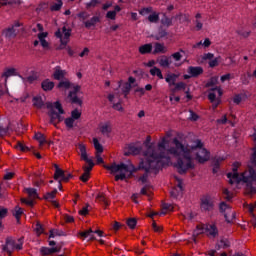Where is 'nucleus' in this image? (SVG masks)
<instances>
[{"label":"nucleus","mask_w":256,"mask_h":256,"mask_svg":"<svg viewBox=\"0 0 256 256\" xmlns=\"http://www.w3.org/2000/svg\"><path fill=\"white\" fill-rule=\"evenodd\" d=\"M171 137H175L173 130L167 131L164 136L160 137L157 146H155L151 143V136H147L144 142L147 150L140 163V169H145L146 173L140 177L141 183H147L148 173L157 175V171L161 167L173 165L178 173L183 175V173L195 169L193 160L198 161V163H205L211 159V154L203 147L201 140L196 139L183 144L177 138L171 141Z\"/></svg>","instance_id":"nucleus-1"},{"label":"nucleus","mask_w":256,"mask_h":256,"mask_svg":"<svg viewBox=\"0 0 256 256\" xmlns=\"http://www.w3.org/2000/svg\"><path fill=\"white\" fill-rule=\"evenodd\" d=\"M255 152H253L250 161L248 162L247 168L244 172L238 173L239 167H241L240 162H234L232 165V172L227 174L229 183L231 185H239V183H245L246 193L248 195H256V157Z\"/></svg>","instance_id":"nucleus-2"},{"label":"nucleus","mask_w":256,"mask_h":256,"mask_svg":"<svg viewBox=\"0 0 256 256\" xmlns=\"http://www.w3.org/2000/svg\"><path fill=\"white\" fill-rule=\"evenodd\" d=\"M47 108L49 109L50 123L55 126L64 121L67 129H73V127H77V123L81 119V110L79 109H74L71 115L65 119L63 117L65 110H63V106L59 102L48 103Z\"/></svg>","instance_id":"nucleus-3"},{"label":"nucleus","mask_w":256,"mask_h":256,"mask_svg":"<svg viewBox=\"0 0 256 256\" xmlns=\"http://www.w3.org/2000/svg\"><path fill=\"white\" fill-rule=\"evenodd\" d=\"M184 55L185 50L180 49L179 51L172 53L170 56H160L157 61L150 60L145 63V66L155 67V65L158 63L160 67H164L165 69H175L177 67H182V65L185 63V61H183Z\"/></svg>","instance_id":"nucleus-4"},{"label":"nucleus","mask_w":256,"mask_h":256,"mask_svg":"<svg viewBox=\"0 0 256 256\" xmlns=\"http://www.w3.org/2000/svg\"><path fill=\"white\" fill-rule=\"evenodd\" d=\"M107 171H109L113 176H115V181H123L129 179L133 172L135 171V166L131 162L127 163H113L104 166Z\"/></svg>","instance_id":"nucleus-5"},{"label":"nucleus","mask_w":256,"mask_h":256,"mask_svg":"<svg viewBox=\"0 0 256 256\" xmlns=\"http://www.w3.org/2000/svg\"><path fill=\"white\" fill-rule=\"evenodd\" d=\"M57 39H60L59 49H67L69 55H73V50L71 47H67V43H69V38L71 37V28L69 26H64L55 33Z\"/></svg>","instance_id":"nucleus-6"},{"label":"nucleus","mask_w":256,"mask_h":256,"mask_svg":"<svg viewBox=\"0 0 256 256\" xmlns=\"http://www.w3.org/2000/svg\"><path fill=\"white\" fill-rule=\"evenodd\" d=\"M77 148L79 151L81 161H85V163L88 164L87 166L83 167L84 172L91 173L93 167H95V163L93 162V158L89 157V154L87 153V146L83 143H79L77 145Z\"/></svg>","instance_id":"nucleus-7"},{"label":"nucleus","mask_w":256,"mask_h":256,"mask_svg":"<svg viewBox=\"0 0 256 256\" xmlns=\"http://www.w3.org/2000/svg\"><path fill=\"white\" fill-rule=\"evenodd\" d=\"M58 89H60V91H65V89H73V91H70L69 93V98L71 99L72 103H77V105H81V103H83V101H81L76 94L81 89L80 86H72L69 80H64L58 84Z\"/></svg>","instance_id":"nucleus-8"},{"label":"nucleus","mask_w":256,"mask_h":256,"mask_svg":"<svg viewBox=\"0 0 256 256\" xmlns=\"http://www.w3.org/2000/svg\"><path fill=\"white\" fill-rule=\"evenodd\" d=\"M206 233L208 237H217V227L215 224H199L196 226V229L193 232V241H195V237L197 235H203Z\"/></svg>","instance_id":"nucleus-9"},{"label":"nucleus","mask_w":256,"mask_h":256,"mask_svg":"<svg viewBox=\"0 0 256 256\" xmlns=\"http://www.w3.org/2000/svg\"><path fill=\"white\" fill-rule=\"evenodd\" d=\"M34 31H38L37 33L38 40L34 41V47H37V45H39L40 43L43 49H49V41H47V37H49V33L43 31V25L37 24Z\"/></svg>","instance_id":"nucleus-10"},{"label":"nucleus","mask_w":256,"mask_h":256,"mask_svg":"<svg viewBox=\"0 0 256 256\" xmlns=\"http://www.w3.org/2000/svg\"><path fill=\"white\" fill-rule=\"evenodd\" d=\"M23 249V239H13V238H7L6 244L3 246V251L8 253V255H11L13 251H21Z\"/></svg>","instance_id":"nucleus-11"},{"label":"nucleus","mask_w":256,"mask_h":256,"mask_svg":"<svg viewBox=\"0 0 256 256\" xmlns=\"http://www.w3.org/2000/svg\"><path fill=\"white\" fill-rule=\"evenodd\" d=\"M198 63H208L209 67H217L221 63V56L215 57L211 52L204 53L198 57Z\"/></svg>","instance_id":"nucleus-12"},{"label":"nucleus","mask_w":256,"mask_h":256,"mask_svg":"<svg viewBox=\"0 0 256 256\" xmlns=\"http://www.w3.org/2000/svg\"><path fill=\"white\" fill-rule=\"evenodd\" d=\"M223 95V90L221 87H214L210 89L208 94V99L212 103L213 109H217L221 105V97Z\"/></svg>","instance_id":"nucleus-13"},{"label":"nucleus","mask_w":256,"mask_h":256,"mask_svg":"<svg viewBox=\"0 0 256 256\" xmlns=\"http://www.w3.org/2000/svg\"><path fill=\"white\" fill-rule=\"evenodd\" d=\"M54 167H55L54 179L55 181H58L59 190L61 191L63 189V186L61 185V183H67V181L71 179V173L63 171V169L59 168L57 164H55Z\"/></svg>","instance_id":"nucleus-14"},{"label":"nucleus","mask_w":256,"mask_h":256,"mask_svg":"<svg viewBox=\"0 0 256 256\" xmlns=\"http://www.w3.org/2000/svg\"><path fill=\"white\" fill-rule=\"evenodd\" d=\"M24 192L27 193V198H22V203H25L26 205H29V207H33L35 205V199L39 198V195L37 194V190L35 188H25Z\"/></svg>","instance_id":"nucleus-15"},{"label":"nucleus","mask_w":256,"mask_h":256,"mask_svg":"<svg viewBox=\"0 0 256 256\" xmlns=\"http://www.w3.org/2000/svg\"><path fill=\"white\" fill-rule=\"evenodd\" d=\"M220 211L221 213H224V217L227 223L233 222V219H235V211H233L229 205L225 204V202H222L220 204Z\"/></svg>","instance_id":"nucleus-16"},{"label":"nucleus","mask_w":256,"mask_h":256,"mask_svg":"<svg viewBox=\"0 0 256 256\" xmlns=\"http://www.w3.org/2000/svg\"><path fill=\"white\" fill-rule=\"evenodd\" d=\"M19 26V22H16L4 29L2 32L3 37H6V39H13L17 37V34L19 33Z\"/></svg>","instance_id":"nucleus-17"},{"label":"nucleus","mask_w":256,"mask_h":256,"mask_svg":"<svg viewBox=\"0 0 256 256\" xmlns=\"http://www.w3.org/2000/svg\"><path fill=\"white\" fill-rule=\"evenodd\" d=\"M9 77H19V70L15 67H6L3 70L1 79H3L5 87H7V80Z\"/></svg>","instance_id":"nucleus-18"},{"label":"nucleus","mask_w":256,"mask_h":256,"mask_svg":"<svg viewBox=\"0 0 256 256\" xmlns=\"http://www.w3.org/2000/svg\"><path fill=\"white\" fill-rule=\"evenodd\" d=\"M134 84L135 78L129 77L128 82H120L119 90H117V93H119V91H122L124 97H127V95H129V91H131V87H133Z\"/></svg>","instance_id":"nucleus-19"},{"label":"nucleus","mask_w":256,"mask_h":256,"mask_svg":"<svg viewBox=\"0 0 256 256\" xmlns=\"http://www.w3.org/2000/svg\"><path fill=\"white\" fill-rule=\"evenodd\" d=\"M108 100L113 103V109L116 111H123V106L121 105L120 95L116 92L115 94L108 95Z\"/></svg>","instance_id":"nucleus-20"},{"label":"nucleus","mask_w":256,"mask_h":256,"mask_svg":"<svg viewBox=\"0 0 256 256\" xmlns=\"http://www.w3.org/2000/svg\"><path fill=\"white\" fill-rule=\"evenodd\" d=\"M171 197H174V199H180V197H183V182L179 179L176 180V186L172 189Z\"/></svg>","instance_id":"nucleus-21"},{"label":"nucleus","mask_w":256,"mask_h":256,"mask_svg":"<svg viewBox=\"0 0 256 256\" xmlns=\"http://www.w3.org/2000/svg\"><path fill=\"white\" fill-rule=\"evenodd\" d=\"M95 233L98 234V237H103V231L97 230V231L93 232V230H91V229L80 232L79 237H81V239H89L91 241V240L95 239Z\"/></svg>","instance_id":"nucleus-22"},{"label":"nucleus","mask_w":256,"mask_h":256,"mask_svg":"<svg viewBox=\"0 0 256 256\" xmlns=\"http://www.w3.org/2000/svg\"><path fill=\"white\" fill-rule=\"evenodd\" d=\"M218 125H225L226 123H229L232 127L235 126V115L230 114L227 116V114H224L220 119L217 120Z\"/></svg>","instance_id":"nucleus-23"},{"label":"nucleus","mask_w":256,"mask_h":256,"mask_svg":"<svg viewBox=\"0 0 256 256\" xmlns=\"http://www.w3.org/2000/svg\"><path fill=\"white\" fill-rule=\"evenodd\" d=\"M98 130L104 135V137H108L109 133L112 131L111 122H101L98 126Z\"/></svg>","instance_id":"nucleus-24"},{"label":"nucleus","mask_w":256,"mask_h":256,"mask_svg":"<svg viewBox=\"0 0 256 256\" xmlns=\"http://www.w3.org/2000/svg\"><path fill=\"white\" fill-rule=\"evenodd\" d=\"M213 208V200L209 196H203L201 198V209L204 211H209V209Z\"/></svg>","instance_id":"nucleus-25"},{"label":"nucleus","mask_w":256,"mask_h":256,"mask_svg":"<svg viewBox=\"0 0 256 256\" xmlns=\"http://www.w3.org/2000/svg\"><path fill=\"white\" fill-rule=\"evenodd\" d=\"M124 150L128 151V152H125V155H137V153L141 151V146L137 144H130L126 146Z\"/></svg>","instance_id":"nucleus-26"},{"label":"nucleus","mask_w":256,"mask_h":256,"mask_svg":"<svg viewBox=\"0 0 256 256\" xmlns=\"http://www.w3.org/2000/svg\"><path fill=\"white\" fill-rule=\"evenodd\" d=\"M187 73L190 77H199V75H203V69L200 66H190L188 67Z\"/></svg>","instance_id":"nucleus-27"},{"label":"nucleus","mask_w":256,"mask_h":256,"mask_svg":"<svg viewBox=\"0 0 256 256\" xmlns=\"http://www.w3.org/2000/svg\"><path fill=\"white\" fill-rule=\"evenodd\" d=\"M211 47V40L206 38L204 41L201 40L193 45V49H207Z\"/></svg>","instance_id":"nucleus-28"},{"label":"nucleus","mask_w":256,"mask_h":256,"mask_svg":"<svg viewBox=\"0 0 256 256\" xmlns=\"http://www.w3.org/2000/svg\"><path fill=\"white\" fill-rule=\"evenodd\" d=\"M121 11V6L116 5L114 10H110L106 13V19H110L111 21H115L117 19V14Z\"/></svg>","instance_id":"nucleus-29"},{"label":"nucleus","mask_w":256,"mask_h":256,"mask_svg":"<svg viewBox=\"0 0 256 256\" xmlns=\"http://www.w3.org/2000/svg\"><path fill=\"white\" fill-rule=\"evenodd\" d=\"M66 75H67V71L62 70L60 66H56L54 68L53 77L57 81H60V79H63V77H65Z\"/></svg>","instance_id":"nucleus-30"},{"label":"nucleus","mask_w":256,"mask_h":256,"mask_svg":"<svg viewBox=\"0 0 256 256\" xmlns=\"http://www.w3.org/2000/svg\"><path fill=\"white\" fill-rule=\"evenodd\" d=\"M55 87V83L49 79L43 80L41 83V88L43 91H53Z\"/></svg>","instance_id":"nucleus-31"},{"label":"nucleus","mask_w":256,"mask_h":256,"mask_svg":"<svg viewBox=\"0 0 256 256\" xmlns=\"http://www.w3.org/2000/svg\"><path fill=\"white\" fill-rule=\"evenodd\" d=\"M42 255H51L53 253H59V251H61V247L56 246L54 248H47V247H42L40 249Z\"/></svg>","instance_id":"nucleus-32"},{"label":"nucleus","mask_w":256,"mask_h":256,"mask_svg":"<svg viewBox=\"0 0 256 256\" xmlns=\"http://www.w3.org/2000/svg\"><path fill=\"white\" fill-rule=\"evenodd\" d=\"M179 75L171 73V74H167L165 81L166 83H168L169 87H173V85H175V81H177Z\"/></svg>","instance_id":"nucleus-33"},{"label":"nucleus","mask_w":256,"mask_h":256,"mask_svg":"<svg viewBox=\"0 0 256 256\" xmlns=\"http://www.w3.org/2000/svg\"><path fill=\"white\" fill-rule=\"evenodd\" d=\"M185 89H187V84L184 82H178L174 84V88H171L170 91L171 93H177L179 91H185Z\"/></svg>","instance_id":"nucleus-34"},{"label":"nucleus","mask_w":256,"mask_h":256,"mask_svg":"<svg viewBox=\"0 0 256 256\" xmlns=\"http://www.w3.org/2000/svg\"><path fill=\"white\" fill-rule=\"evenodd\" d=\"M92 143L94 145V149L96 153H103V145H101V142H99V139L93 138Z\"/></svg>","instance_id":"nucleus-35"},{"label":"nucleus","mask_w":256,"mask_h":256,"mask_svg":"<svg viewBox=\"0 0 256 256\" xmlns=\"http://www.w3.org/2000/svg\"><path fill=\"white\" fill-rule=\"evenodd\" d=\"M195 28L196 31H201L203 29V21L201 20V13H197L195 16Z\"/></svg>","instance_id":"nucleus-36"},{"label":"nucleus","mask_w":256,"mask_h":256,"mask_svg":"<svg viewBox=\"0 0 256 256\" xmlns=\"http://www.w3.org/2000/svg\"><path fill=\"white\" fill-rule=\"evenodd\" d=\"M150 75H152V77H158V79H163V72L157 67H152L150 69Z\"/></svg>","instance_id":"nucleus-37"},{"label":"nucleus","mask_w":256,"mask_h":256,"mask_svg":"<svg viewBox=\"0 0 256 256\" xmlns=\"http://www.w3.org/2000/svg\"><path fill=\"white\" fill-rule=\"evenodd\" d=\"M152 49L153 46L151 44H144L139 47V53H141V55H145L147 53H151Z\"/></svg>","instance_id":"nucleus-38"},{"label":"nucleus","mask_w":256,"mask_h":256,"mask_svg":"<svg viewBox=\"0 0 256 256\" xmlns=\"http://www.w3.org/2000/svg\"><path fill=\"white\" fill-rule=\"evenodd\" d=\"M247 100V94L242 93V94H237L233 98V103H236V105H239V103H242V101Z\"/></svg>","instance_id":"nucleus-39"},{"label":"nucleus","mask_w":256,"mask_h":256,"mask_svg":"<svg viewBox=\"0 0 256 256\" xmlns=\"http://www.w3.org/2000/svg\"><path fill=\"white\" fill-rule=\"evenodd\" d=\"M154 53H167V47L164 44L156 43L154 45Z\"/></svg>","instance_id":"nucleus-40"},{"label":"nucleus","mask_w":256,"mask_h":256,"mask_svg":"<svg viewBox=\"0 0 256 256\" xmlns=\"http://www.w3.org/2000/svg\"><path fill=\"white\" fill-rule=\"evenodd\" d=\"M34 137L36 141H38L40 147H43V145L47 143V139H45V136L42 133H36Z\"/></svg>","instance_id":"nucleus-41"},{"label":"nucleus","mask_w":256,"mask_h":256,"mask_svg":"<svg viewBox=\"0 0 256 256\" xmlns=\"http://www.w3.org/2000/svg\"><path fill=\"white\" fill-rule=\"evenodd\" d=\"M21 0H0V7L3 5H19Z\"/></svg>","instance_id":"nucleus-42"},{"label":"nucleus","mask_w":256,"mask_h":256,"mask_svg":"<svg viewBox=\"0 0 256 256\" xmlns=\"http://www.w3.org/2000/svg\"><path fill=\"white\" fill-rule=\"evenodd\" d=\"M100 19L97 16L92 17L90 20L85 22L86 27H93V25H97L99 23Z\"/></svg>","instance_id":"nucleus-43"},{"label":"nucleus","mask_w":256,"mask_h":256,"mask_svg":"<svg viewBox=\"0 0 256 256\" xmlns=\"http://www.w3.org/2000/svg\"><path fill=\"white\" fill-rule=\"evenodd\" d=\"M33 105L37 107V109H41L43 107V99L39 96L33 98Z\"/></svg>","instance_id":"nucleus-44"},{"label":"nucleus","mask_w":256,"mask_h":256,"mask_svg":"<svg viewBox=\"0 0 256 256\" xmlns=\"http://www.w3.org/2000/svg\"><path fill=\"white\" fill-rule=\"evenodd\" d=\"M39 76L37 75V72H32L30 76L22 78L23 81H26V83H33V81H37V78Z\"/></svg>","instance_id":"nucleus-45"},{"label":"nucleus","mask_w":256,"mask_h":256,"mask_svg":"<svg viewBox=\"0 0 256 256\" xmlns=\"http://www.w3.org/2000/svg\"><path fill=\"white\" fill-rule=\"evenodd\" d=\"M14 217L19 221L21 219V215H23V209L19 206H16L13 211Z\"/></svg>","instance_id":"nucleus-46"},{"label":"nucleus","mask_w":256,"mask_h":256,"mask_svg":"<svg viewBox=\"0 0 256 256\" xmlns=\"http://www.w3.org/2000/svg\"><path fill=\"white\" fill-rule=\"evenodd\" d=\"M15 149H17L18 151H22V153L29 151V147H27L22 142H17V144L15 145Z\"/></svg>","instance_id":"nucleus-47"},{"label":"nucleus","mask_w":256,"mask_h":256,"mask_svg":"<svg viewBox=\"0 0 256 256\" xmlns=\"http://www.w3.org/2000/svg\"><path fill=\"white\" fill-rule=\"evenodd\" d=\"M148 21H150V23H157V21H159V13H157V12H152V13L148 16Z\"/></svg>","instance_id":"nucleus-48"},{"label":"nucleus","mask_w":256,"mask_h":256,"mask_svg":"<svg viewBox=\"0 0 256 256\" xmlns=\"http://www.w3.org/2000/svg\"><path fill=\"white\" fill-rule=\"evenodd\" d=\"M162 209L163 211L160 213V215H165L168 211H173L174 207L172 204H163Z\"/></svg>","instance_id":"nucleus-49"},{"label":"nucleus","mask_w":256,"mask_h":256,"mask_svg":"<svg viewBox=\"0 0 256 256\" xmlns=\"http://www.w3.org/2000/svg\"><path fill=\"white\" fill-rule=\"evenodd\" d=\"M97 199L98 201H101L102 203H104V205H109V201H107V196H105L103 193H99L97 195Z\"/></svg>","instance_id":"nucleus-50"},{"label":"nucleus","mask_w":256,"mask_h":256,"mask_svg":"<svg viewBox=\"0 0 256 256\" xmlns=\"http://www.w3.org/2000/svg\"><path fill=\"white\" fill-rule=\"evenodd\" d=\"M61 7H63V2H61V0H58L56 3H54L51 6V10L52 11H59V9H61Z\"/></svg>","instance_id":"nucleus-51"},{"label":"nucleus","mask_w":256,"mask_h":256,"mask_svg":"<svg viewBox=\"0 0 256 256\" xmlns=\"http://www.w3.org/2000/svg\"><path fill=\"white\" fill-rule=\"evenodd\" d=\"M161 23L164 25V27H170V25L173 23V20L167 18V16H164V18L161 20Z\"/></svg>","instance_id":"nucleus-52"},{"label":"nucleus","mask_w":256,"mask_h":256,"mask_svg":"<svg viewBox=\"0 0 256 256\" xmlns=\"http://www.w3.org/2000/svg\"><path fill=\"white\" fill-rule=\"evenodd\" d=\"M127 225L128 227H130V229H135V227L137 226V220L135 218H130L127 221Z\"/></svg>","instance_id":"nucleus-53"},{"label":"nucleus","mask_w":256,"mask_h":256,"mask_svg":"<svg viewBox=\"0 0 256 256\" xmlns=\"http://www.w3.org/2000/svg\"><path fill=\"white\" fill-rule=\"evenodd\" d=\"M219 81V77H212L209 82L207 83L208 87H215Z\"/></svg>","instance_id":"nucleus-54"},{"label":"nucleus","mask_w":256,"mask_h":256,"mask_svg":"<svg viewBox=\"0 0 256 256\" xmlns=\"http://www.w3.org/2000/svg\"><path fill=\"white\" fill-rule=\"evenodd\" d=\"M153 8L152 7H148V8H142L139 13L143 16L145 15H149V13H152Z\"/></svg>","instance_id":"nucleus-55"},{"label":"nucleus","mask_w":256,"mask_h":256,"mask_svg":"<svg viewBox=\"0 0 256 256\" xmlns=\"http://www.w3.org/2000/svg\"><path fill=\"white\" fill-rule=\"evenodd\" d=\"M55 195H57V189H54L52 192H49L45 195V199L51 200L55 199Z\"/></svg>","instance_id":"nucleus-56"},{"label":"nucleus","mask_w":256,"mask_h":256,"mask_svg":"<svg viewBox=\"0 0 256 256\" xmlns=\"http://www.w3.org/2000/svg\"><path fill=\"white\" fill-rule=\"evenodd\" d=\"M190 113V115H189V120L190 121H199V115H197L195 112H193V111H190L189 112Z\"/></svg>","instance_id":"nucleus-57"},{"label":"nucleus","mask_w":256,"mask_h":256,"mask_svg":"<svg viewBox=\"0 0 256 256\" xmlns=\"http://www.w3.org/2000/svg\"><path fill=\"white\" fill-rule=\"evenodd\" d=\"M152 228L154 229L155 233H161V231H163V226L157 225L156 222L152 223Z\"/></svg>","instance_id":"nucleus-58"},{"label":"nucleus","mask_w":256,"mask_h":256,"mask_svg":"<svg viewBox=\"0 0 256 256\" xmlns=\"http://www.w3.org/2000/svg\"><path fill=\"white\" fill-rule=\"evenodd\" d=\"M224 197L229 201L230 199H233V194L229 192L228 189L223 190Z\"/></svg>","instance_id":"nucleus-59"},{"label":"nucleus","mask_w":256,"mask_h":256,"mask_svg":"<svg viewBox=\"0 0 256 256\" xmlns=\"http://www.w3.org/2000/svg\"><path fill=\"white\" fill-rule=\"evenodd\" d=\"M89 214V208L88 206H84L80 211H79V215H82L83 217H85L86 215Z\"/></svg>","instance_id":"nucleus-60"},{"label":"nucleus","mask_w":256,"mask_h":256,"mask_svg":"<svg viewBox=\"0 0 256 256\" xmlns=\"http://www.w3.org/2000/svg\"><path fill=\"white\" fill-rule=\"evenodd\" d=\"M252 140L254 141V158L256 157V128H254V132L251 135Z\"/></svg>","instance_id":"nucleus-61"},{"label":"nucleus","mask_w":256,"mask_h":256,"mask_svg":"<svg viewBox=\"0 0 256 256\" xmlns=\"http://www.w3.org/2000/svg\"><path fill=\"white\" fill-rule=\"evenodd\" d=\"M89 177H90V173L89 172H85L82 174V176L80 177L81 181H83L84 183H86V181H89Z\"/></svg>","instance_id":"nucleus-62"},{"label":"nucleus","mask_w":256,"mask_h":256,"mask_svg":"<svg viewBox=\"0 0 256 256\" xmlns=\"http://www.w3.org/2000/svg\"><path fill=\"white\" fill-rule=\"evenodd\" d=\"M90 50L89 48H84L81 53L79 54V57H89Z\"/></svg>","instance_id":"nucleus-63"},{"label":"nucleus","mask_w":256,"mask_h":256,"mask_svg":"<svg viewBox=\"0 0 256 256\" xmlns=\"http://www.w3.org/2000/svg\"><path fill=\"white\" fill-rule=\"evenodd\" d=\"M35 231L38 235L43 233V226L41 224H36Z\"/></svg>","instance_id":"nucleus-64"}]
</instances>
